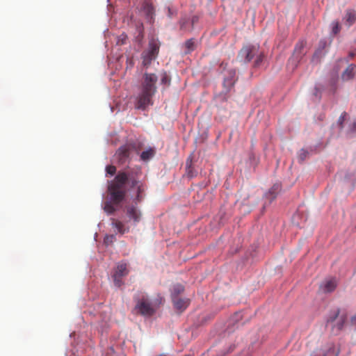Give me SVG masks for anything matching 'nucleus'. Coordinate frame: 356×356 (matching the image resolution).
Instances as JSON below:
<instances>
[{"instance_id": "a878e982", "label": "nucleus", "mask_w": 356, "mask_h": 356, "mask_svg": "<svg viewBox=\"0 0 356 356\" xmlns=\"http://www.w3.org/2000/svg\"><path fill=\"white\" fill-rule=\"evenodd\" d=\"M184 286L181 285V284H175L173 286V288H172V295L174 296V297H177V296L181 293V292L184 291Z\"/></svg>"}, {"instance_id": "f3484780", "label": "nucleus", "mask_w": 356, "mask_h": 356, "mask_svg": "<svg viewBox=\"0 0 356 356\" xmlns=\"http://www.w3.org/2000/svg\"><path fill=\"white\" fill-rule=\"evenodd\" d=\"M356 65L353 64H350L348 67L344 70V72L341 74V78L343 81H348L353 78L354 76V70Z\"/></svg>"}, {"instance_id": "7c9ffc66", "label": "nucleus", "mask_w": 356, "mask_h": 356, "mask_svg": "<svg viewBox=\"0 0 356 356\" xmlns=\"http://www.w3.org/2000/svg\"><path fill=\"white\" fill-rule=\"evenodd\" d=\"M307 155V152L304 149H302L298 155V159L300 160V161H303L306 159Z\"/></svg>"}, {"instance_id": "58836bf2", "label": "nucleus", "mask_w": 356, "mask_h": 356, "mask_svg": "<svg viewBox=\"0 0 356 356\" xmlns=\"http://www.w3.org/2000/svg\"><path fill=\"white\" fill-rule=\"evenodd\" d=\"M334 346L332 345L330 348H329V352L331 351V350H334Z\"/></svg>"}, {"instance_id": "f704fd0d", "label": "nucleus", "mask_w": 356, "mask_h": 356, "mask_svg": "<svg viewBox=\"0 0 356 356\" xmlns=\"http://www.w3.org/2000/svg\"><path fill=\"white\" fill-rule=\"evenodd\" d=\"M349 131H351V132H355L356 131V119L350 125Z\"/></svg>"}, {"instance_id": "393cba45", "label": "nucleus", "mask_w": 356, "mask_h": 356, "mask_svg": "<svg viewBox=\"0 0 356 356\" xmlns=\"http://www.w3.org/2000/svg\"><path fill=\"white\" fill-rule=\"evenodd\" d=\"M161 85H163L165 87L168 86H170V76L167 74V73H166V72H163V73L161 74Z\"/></svg>"}, {"instance_id": "5701e85b", "label": "nucleus", "mask_w": 356, "mask_h": 356, "mask_svg": "<svg viewBox=\"0 0 356 356\" xmlns=\"http://www.w3.org/2000/svg\"><path fill=\"white\" fill-rule=\"evenodd\" d=\"M132 187H136L137 188V200H140V193L144 191V188H143V184L138 181H136V180H134L132 181Z\"/></svg>"}, {"instance_id": "72a5a7b5", "label": "nucleus", "mask_w": 356, "mask_h": 356, "mask_svg": "<svg viewBox=\"0 0 356 356\" xmlns=\"http://www.w3.org/2000/svg\"><path fill=\"white\" fill-rule=\"evenodd\" d=\"M190 19L191 26H194L198 22L199 17L197 15H193L191 18H190Z\"/></svg>"}, {"instance_id": "6e6552de", "label": "nucleus", "mask_w": 356, "mask_h": 356, "mask_svg": "<svg viewBox=\"0 0 356 356\" xmlns=\"http://www.w3.org/2000/svg\"><path fill=\"white\" fill-rule=\"evenodd\" d=\"M135 309L137 313L145 316H150L155 312V308L149 298L145 295H143L138 300Z\"/></svg>"}, {"instance_id": "f8f14e48", "label": "nucleus", "mask_w": 356, "mask_h": 356, "mask_svg": "<svg viewBox=\"0 0 356 356\" xmlns=\"http://www.w3.org/2000/svg\"><path fill=\"white\" fill-rule=\"evenodd\" d=\"M337 280L334 277L325 279L321 284L320 289L325 293L332 292L337 287Z\"/></svg>"}, {"instance_id": "4468645a", "label": "nucleus", "mask_w": 356, "mask_h": 356, "mask_svg": "<svg viewBox=\"0 0 356 356\" xmlns=\"http://www.w3.org/2000/svg\"><path fill=\"white\" fill-rule=\"evenodd\" d=\"M344 24L350 27L356 22V11L353 9H348L343 18Z\"/></svg>"}, {"instance_id": "f257e3e1", "label": "nucleus", "mask_w": 356, "mask_h": 356, "mask_svg": "<svg viewBox=\"0 0 356 356\" xmlns=\"http://www.w3.org/2000/svg\"><path fill=\"white\" fill-rule=\"evenodd\" d=\"M158 76L154 73L145 72L143 75L140 92L137 96L135 107L139 110H145L153 104V97L156 92Z\"/></svg>"}, {"instance_id": "7ed1b4c3", "label": "nucleus", "mask_w": 356, "mask_h": 356, "mask_svg": "<svg viewBox=\"0 0 356 356\" xmlns=\"http://www.w3.org/2000/svg\"><path fill=\"white\" fill-rule=\"evenodd\" d=\"M237 58L243 63H248L254 59V67H259L264 60V55L259 50L258 45H247L239 51Z\"/></svg>"}, {"instance_id": "39448f33", "label": "nucleus", "mask_w": 356, "mask_h": 356, "mask_svg": "<svg viewBox=\"0 0 356 356\" xmlns=\"http://www.w3.org/2000/svg\"><path fill=\"white\" fill-rule=\"evenodd\" d=\"M346 321V316L340 315L338 309L330 312L326 323L327 328L331 330L334 334H337L343 327Z\"/></svg>"}, {"instance_id": "cd10ccee", "label": "nucleus", "mask_w": 356, "mask_h": 356, "mask_svg": "<svg viewBox=\"0 0 356 356\" xmlns=\"http://www.w3.org/2000/svg\"><path fill=\"white\" fill-rule=\"evenodd\" d=\"M332 32L333 34H337L340 31V25L337 21H334L332 22Z\"/></svg>"}, {"instance_id": "423d86ee", "label": "nucleus", "mask_w": 356, "mask_h": 356, "mask_svg": "<svg viewBox=\"0 0 356 356\" xmlns=\"http://www.w3.org/2000/svg\"><path fill=\"white\" fill-rule=\"evenodd\" d=\"M139 14L143 16L150 24L154 22L155 8L150 0H141L136 5Z\"/></svg>"}, {"instance_id": "6ab92c4d", "label": "nucleus", "mask_w": 356, "mask_h": 356, "mask_svg": "<svg viewBox=\"0 0 356 356\" xmlns=\"http://www.w3.org/2000/svg\"><path fill=\"white\" fill-rule=\"evenodd\" d=\"M155 154V150L154 148L149 147L147 149L142 152L140 154V159L143 161H148L151 159Z\"/></svg>"}, {"instance_id": "aec40b11", "label": "nucleus", "mask_w": 356, "mask_h": 356, "mask_svg": "<svg viewBox=\"0 0 356 356\" xmlns=\"http://www.w3.org/2000/svg\"><path fill=\"white\" fill-rule=\"evenodd\" d=\"M327 45V42L325 39L321 40L318 44V47L316 49V52L314 53V59L316 57L321 56L323 54V51Z\"/></svg>"}, {"instance_id": "4c0bfd02", "label": "nucleus", "mask_w": 356, "mask_h": 356, "mask_svg": "<svg viewBox=\"0 0 356 356\" xmlns=\"http://www.w3.org/2000/svg\"><path fill=\"white\" fill-rule=\"evenodd\" d=\"M327 353H318L313 354L311 356H325V355L327 354Z\"/></svg>"}, {"instance_id": "9b49d317", "label": "nucleus", "mask_w": 356, "mask_h": 356, "mask_svg": "<svg viewBox=\"0 0 356 356\" xmlns=\"http://www.w3.org/2000/svg\"><path fill=\"white\" fill-rule=\"evenodd\" d=\"M127 216L129 220H132L136 225L141 220L142 214L139 209L134 205H131L127 208Z\"/></svg>"}, {"instance_id": "ddd939ff", "label": "nucleus", "mask_w": 356, "mask_h": 356, "mask_svg": "<svg viewBox=\"0 0 356 356\" xmlns=\"http://www.w3.org/2000/svg\"><path fill=\"white\" fill-rule=\"evenodd\" d=\"M131 147L130 145H124L119 148L115 154V156L119 160V162L124 163L129 157Z\"/></svg>"}, {"instance_id": "dca6fc26", "label": "nucleus", "mask_w": 356, "mask_h": 356, "mask_svg": "<svg viewBox=\"0 0 356 356\" xmlns=\"http://www.w3.org/2000/svg\"><path fill=\"white\" fill-rule=\"evenodd\" d=\"M173 303L177 309L183 311L188 306L189 299H181L178 297H173Z\"/></svg>"}, {"instance_id": "473e14b6", "label": "nucleus", "mask_w": 356, "mask_h": 356, "mask_svg": "<svg viewBox=\"0 0 356 356\" xmlns=\"http://www.w3.org/2000/svg\"><path fill=\"white\" fill-rule=\"evenodd\" d=\"M168 17L172 18L174 15H177V11L175 10L172 9L170 7H168Z\"/></svg>"}, {"instance_id": "20e7f679", "label": "nucleus", "mask_w": 356, "mask_h": 356, "mask_svg": "<svg viewBox=\"0 0 356 356\" xmlns=\"http://www.w3.org/2000/svg\"><path fill=\"white\" fill-rule=\"evenodd\" d=\"M227 63H222L220 65V68L222 69V74L223 75V97L222 99H227V94L230 92L233 89L235 83L236 82L238 77L236 74V70L233 67L227 68Z\"/></svg>"}, {"instance_id": "bb28decb", "label": "nucleus", "mask_w": 356, "mask_h": 356, "mask_svg": "<svg viewBox=\"0 0 356 356\" xmlns=\"http://www.w3.org/2000/svg\"><path fill=\"white\" fill-rule=\"evenodd\" d=\"M195 42L193 38L188 40L185 42V47L186 49V53H190L194 49Z\"/></svg>"}, {"instance_id": "2f4dec72", "label": "nucleus", "mask_w": 356, "mask_h": 356, "mask_svg": "<svg viewBox=\"0 0 356 356\" xmlns=\"http://www.w3.org/2000/svg\"><path fill=\"white\" fill-rule=\"evenodd\" d=\"M191 157H189L187 161H186V168H187V170H188V176L190 177H193V175L192 174V172H191Z\"/></svg>"}, {"instance_id": "4be33fe9", "label": "nucleus", "mask_w": 356, "mask_h": 356, "mask_svg": "<svg viewBox=\"0 0 356 356\" xmlns=\"http://www.w3.org/2000/svg\"><path fill=\"white\" fill-rule=\"evenodd\" d=\"M112 226L115 229V231L120 233L121 234L125 233L127 231V229L124 227V225L120 221L113 220Z\"/></svg>"}, {"instance_id": "1a4fd4ad", "label": "nucleus", "mask_w": 356, "mask_h": 356, "mask_svg": "<svg viewBox=\"0 0 356 356\" xmlns=\"http://www.w3.org/2000/svg\"><path fill=\"white\" fill-rule=\"evenodd\" d=\"M305 45V42L302 40L298 42L294 49L293 54L292 56L289 59L288 61V67L291 70H294L298 64L301 61L305 55L304 47Z\"/></svg>"}, {"instance_id": "e433bc0d", "label": "nucleus", "mask_w": 356, "mask_h": 356, "mask_svg": "<svg viewBox=\"0 0 356 356\" xmlns=\"http://www.w3.org/2000/svg\"><path fill=\"white\" fill-rule=\"evenodd\" d=\"M352 324L356 327V314L351 319Z\"/></svg>"}, {"instance_id": "f03ea898", "label": "nucleus", "mask_w": 356, "mask_h": 356, "mask_svg": "<svg viewBox=\"0 0 356 356\" xmlns=\"http://www.w3.org/2000/svg\"><path fill=\"white\" fill-rule=\"evenodd\" d=\"M128 179L126 173H119L115 178V181L108 186L111 194V201L106 202L104 206V211L108 213H113L123 200L124 192L122 188Z\"/></svg>"}, {"instance_id": "0eeeda50", "label": "nucleus", "mask_w": 356, "mask_h": 356, "mask_svg": "<svg viewBox=\"0 0 356 356\" xmlns=\"http://www.w3.org/2000/svg\"><path fill=\"white\" fill-rule=\"evenodd\" d=\"M159 51V42L158 40L152 39L149 42L148 47L142 54L143 65L147 67L152 60H154Z\"/></svg>"}, {"instance_id": "a211bd4d", "label": "nucleus", "mask_w": 356, "mask_h": 356, "mask_svg": "<svg viewBox=\"0 0 356 356\" xmlns=\"http://www.w3.org/2000/svg\"><path fill=\"white\" fill-rule=\"evenodd\" d=\"M280 184H275L273 186V187L268 191V192L266 194V197L271 202L274 200L277 195V194L280 191Z\"/></svg>"}, {"instance_id": "c756f323", "label": "nucleus", "mask_w": 356, "mask_h": 356, "mask_svg": "<svg viewBox=\"0 0 356 356\" xmlns=\"http://www.w3.org/2000/svg\"><path fill=\"white\" fill-rule=\"evenodd\" d=\"M114 240H115L114 235H107L104 238V243L106 245H108L109 244L112 243Z\"/></svg>"}, {"instance_id": "412c9836", "label": "nucleus", "mask_w": 356, "mask_h": 356, "mask_svg": "<svg viewBox=\"0 0 356 356\" xmlns=\"http://www.w3.org/2000/svg\"><path fill=\"white\" fill-rule=\"evenodd\" d=\"M348 118V115L346 112H343L341 114L340 117L339 118V119L337 122V124H336L338 131H342V129L343 127V123L347 120Z\"/></svg>"}, {"instance_id": "2eb2a0df", "label": "nucleus", "mask_w": 356, "mask_h": 356, "mask_svg": "<svg viewBox=\"0 0 356 356\" xmlns=\"http://www.w3.org/2000/svg\"><path fill=\"white\" fill-rule=\"evenodd\" d=\"M180 30L184 32H189L193 30L194 26H191L190 17L184 16L179 20Z\"/></svg>"}, {"instance_id": "9d476101", "label": "nucleus", "mask_w": 356, "mask_h": 356, "mask_svg": "<svg viewBox=\"0 0 356 356\" xmlns=\"http://www.w3.org/2000/svg\"><path fill=\"white\" fill-rule=\"evenodd\" d=\"M128 274L127 264L120 263L117 266L116 270L113 275V281L116 286L120 287L122 284L121 278Z\"/></svg>"}, {"instance_id": "c9c22d12", "label": "nucleus", "mask_w": 356, "mask_h": 356, "mask_svg": "<svg viewBox=\"0 0 356 356\" xmlns=\"http://www.w3.org/2000/svg\"><path fill=\"white\" fill-rule=\"evenodd\" d=\"M325 114H324L323 113H320V114L318 115V118H318V120L319 121H323V120L325 119Z\"/></svg>"}, {"instance_id": "c85d7f7f", "label": "nucleus", "mask_w": 356, "mask_h": 356, "mask_svg": "<svg viewBox=\"0 0 356 356\" xmlns=\"http://www.w3.org/2000/svg\"><path fill=\"white\" fill-rule=\"evenodd\" d=\"M115 171L116 168L113 165H108L106 168V174L110 175L111 176H113L115 173Z\"/></svg>"}, {"instance_id": "b1692460", "label": "nucleus", "mask_w": 356, "mask_h": 356, "mask_svg": "<svg viewBox=\"0 0 356 356\" xmlns=\"http://www.w3.org/2000/svg\"><path fill=\"white\" fill-rule=\"evenodd\" d=\"M323 90V87L321 84H316L314 87V96H315L318 99H320L321 97L322 91Z\"/></svg>"}]
</instances>
